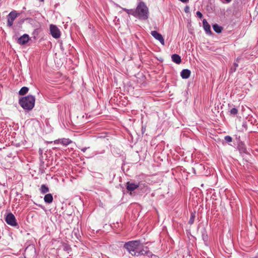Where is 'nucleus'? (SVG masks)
<instances>
[{"label":"nucleus","mask_w":258,"mask_h":258,"mask_svg":"<svg viewBox=\"0 0 258 258\" xmlns=\"http://www.w3.org/2000/svg\"><path fill=\"white\" fill-rule=\"evenodd\" d=\"M136 17L140 20H146L149 17V9L143 2H140L135 9Z\"/></svg>","instance_id":"1"},{"label":"nucleus","mask_w":258,"mask_h":258,"mask_svg":"<svg viewBox=\"0 0 258 258\" xmlns=\"http://www.w3.org/2000/svg\"><path fill=\"white\" fill-rule=\"evenodd\" d=\"M35 102V98L34 96L28 95L20 98L19 103L24 109L30 110L34 107Z\"/></svg>","instance_id":"2"},{"label":"nucleus","mask_w":258,"mask_h":258,"mask_svg":"<svg viewBox=\"0 0 258 258\" xmlns=\"http://www.w3.org/2000/svg\"><path fill=\"white\" fill-rule=\"evenodd\" d=\"M124 247L132 255H137L138 250L141 247V242L138 240L131 241L125 243Z\"/></svg>","instance_id":"3"},{"label":"nucleus","mask_w":258,"mask_h":258,"mask_svg":"<svg viewBox=\"0 0 258 258\" xmlns=\"http://www.w3.org/2000/svg\"><path fill=\"white\" fill-rule=\"evenodd\" d=\"M5 220L8 224L12 226H16L18 225L15 216L11 213H9L6 216Z\"/></svg>","instance_id":"4"},{"label":"nucleus","mask_w":258,"mask_h":258,"mask_svg":"<svg viewBox=\"0 0 258 258\" xmlns=\"http://www.w3.org/2000/svg\"><path fill=\"white\" fill-rule=\"evenodd\" d=\"M50 32L52 36L54 38H58L60 36V31L56 26L51 24L50 25Z\"/></svg>","instance_id":"5"},{"label":"nucleus","mask_w":258,"mask_h":258,"mask_svg":"<svg viewBox=\"0 0 258 258\" xmlns=\"http://www.w3.org/2000/svg\"><path fill=\"white\" fill-rule=\"evenodd\" d=\"M151 34L155 39L158 40L162 45H165L164 39L161 34L159 33L156 31H152Z\"/></svg>","instance_id":"6"},{"label":"nucleus","mask_w":258,"mask_h":258,"mask_svg":"<svg viewBox=\"0 0 258 258\" xmlns=\"http://www.w3.org/2000/svg\"><path fill=\"white\" fill-rule=\"evenodd\" d=\"M17 17V13L16 11L11 12L8 16V25L10 27L13 24V22Z\"/></svg>","instance_id":"7"},{"label":"nucleus","mask_w":258,"mask_h":258,"mask_svg":"<svg viewBox=\"0 0 258 258\" xmlns=\"http://www.w3.org/2000/svg\"><path fill=\"white\" fill-rule=\"evenodd\" d=\"M30 37L28 34H25L17 39V43L21 45L26 44L29 40Z\"/></svg>","instance_id":"8"},{"label":"nucleus","mask_w":258,"mask_h":258,"mask_svg":"<svg viewBox=\"0 0 258 258\" xmlns=\"http://www.w3.org/2000/svg\"><path fill=\"white\" fill-rule=\"evenodd\" d=\"M151 252L148 250V248L147 247H145L142 246L141 244V247L140 249H139L138 251V255L137 256H139L140 255H147L148 256H149Z\"/></svg>","instance_id":"9"},{"label":"nucleus","mask_w":258,"mask_h":258,"mask_svg":"<svg viewBox=\"0 0 258 258\" xmlns=\"http://www.w3.org/2000/svg\"><path fill=\"white\" fill-rule=\"evenodd\" d=\"M203 25L204 29L206 32L207 33V34L209 35L212 34V31H211V26L206 19H204L203 20Z\"/></svg>","instance_id":"10"},{"label":"nucleus","mask_w":258,"mask_h":258,"mask_svg":"<svg viewBox=\"0 0 258 258\" xmlns=\"http://www.w3.org/2000/svg\"><path fill=\"white\" fill-rule=\"evenodd\" d=\"M139 187V184L128 182L126 183V188L129 191H134Z\"/></svg>","instance_id":"11"},{"label":"nucleus","mask_w":258,"mask_h":258,"mask_svg":"<svg viewBox=\"0 0 258 258\" xmlns=\"http://www.w3.org/2000/svg\"><path fill=\"white\" fill-rule=\"evenodd\" d=\"M190 71L188 69H184L180 73V76L183 79H187L189 77Z\"/></svg>","instance_id":"12"},{"label":"nucleus","mask_w":258,"mask_h":258,"mask_svg":"<svg viewBox=\"0 0 258 258\" xmlns=\"http://www.w3.org/2000/svg\"><path fill=\"white\" fill-rule=\"evenodd\" d=\"M44 202L46 203H51L53 201V197L52 195L51 194H46L44 198Z\"/></svg>","instance_id":"13"},{"label":"nucleus","mask_w":258,"mask_h":258,"mask_svg":"<svg viewBox=\"0 0 258 258\" xmlns=\"http://www.w3.org/2000/svg\"><path fill=\"white\" fill-rule=\"evenodd\" d=\"M172 60L173 62L179 64L181 62V58L180 56L176 54H174L171 56Z\"/></svg>","instance_id":"14"},{"label":"nucleus","mask_w":258,"mask_h":258,"mask_svg":"<svg viewBox=\"0 0 258 258\" xmlns=\"http://www.w3.org/2000/svg\"><path fill=\"white\" fill-rule=\"evenodd\" d=\"M213 28L216 33H220L222 32V27L217 24L213 25Z\"/></svg>","instance_id":"15"},{"label":"nucleus","mask_w":258,"mask_h":258,"mask_svg":"<svg viewBox=\"0 0 258 258\" xmlns=\"http://www.w3.org/2000/svg\"><path fill=\"white\" fill-rule=\"evenodd\" d=\"M123 11H125L128 15H132L136 17V11L135 9H127L125 8H122Z\"/></svg>","instance_id":"16"},{"label":"nucleus","mask_w":258,"mask_h":258,"mask_svg":"<svg viewBox=\"0 0 258 258\" xmlns=\"http://www.w3.org/2000/svg\"><path fill=\"white\" fill-rule=\"evenodd\" d=\"M72 141L69 139L63 138L61 139V144L64 146H68L71 144Z\"/></svg>","instance_id":"17"},{"label":"nucleus","mask_w":258,"mask_h":258,"mask_svg":"<svg viewBox=\"0 0 258 258\" xmlns=\"http://www.w3.org/2000/svg\"><path fill=\"white\" fill-rule=\"evenodd\" d=\"M29 90V89L27 87H22L19 92V93L20 95H24L26 94Z\"/></svg>","instance_id":"18"},{"label":"nucleus","mask_w":258,"mask_h":258,"mask_svg":"<svg viewBox=\"0 0 258 258\" xmlns=\"http://www.w3.org/2000/svg\"><path fill=\"white\" fill-rule=\"evenodd\" d=\"M40 191L42 194H45L49 191L48 188L44 184L41 186Z\"/></svg>","instance_id":"19"},{"label":"nucleus","mask_w":258,"mask_h":258,"mask_svg":"<svg viewBox=\"0 0 258 258\" xmlns=\"http://www.w3.org/2000/svg\"><path fill=\"white\" fill-rule=\"evenodd\" d=\"M195 218V214L192 213L190 215V219H189V220L188 222L189 224L191 225L194 223Z\"/></svg>","instance_id":"20"},{"label":"nucleus","mask_w":258,"mask_h":258,"mask_svg":"<svg viewBox=\"0 0 258 258\" xmlns=\"http://www.w3.org/2000/svg\"><path fill=\"white\" fill-rule=\"evenodd\" d=\"M238 110L236 108H233L230 110V113L233 115H235L237 113Z\"/></svg>","instance_id":"21"},{"label":"nucleus","mask_w":258,"mask_h":258,"mask_svg":"<svg viewBox=\"0 0 258 258\" xmlns=\"http://www.w3.org/2000/svg\"><path fill=\"white\" fill-rule=\"evenodd\" d=\"M232 138L229 136H227L225 137V140L227 142H231L232 141Z\"/></svg>","instance_id":"22"},{"label":"nucleus","mask_w":258,"mask_h":258,"mask_svg":"<svg viewBox=\"0 0 258 258\" xmlns=\"http://www.w3.org/2000/svg\"><path fill=\"white\" fill-rule=\"evenodd\" d=\"M196 14L197 16L200 18H202L203 17V15L200 11L197 12Z\"/></svg>","instance_id":"23"},{"label":"nucleus","mask_w":258,"mask_h":258,"mask_svg":"<svg viewBox=\"0 0 258 258\" xmlns=\"http://www.w3.org/2000/svg\"><path fill=\"white\" fill-rule=\"evenodd\" d=\"M233 65H234V72H235L236 71V68L238 67V64L237 62H234Z\"/></svg>","instance_id":"24"},{"label":"nucleus","mask_w":258,"mask_h":258,"mask_svg":"<svg viewBox=\"0 0 258 258\" xmlns=\"http://www.w3.org/2000/svg\"><path fill=\"white\" fill-rule=\"evenodd\" d=\"M55 144H61V139L56 140L54 141Z\"/></svg>","instance_id":"25"},{"label":"nucleus","mask_w":258,"mask_h":258,"mask_svg":"<svg viewBox=\"0 0 258 258\" xmlns=\"http://www.w3.org/2000/svg\"><path fill=\"white\" fill-rule=\"evenodd\" d=\"M149 256H151V258H157L155 255H153V254H151V253H150Z\"/></svg>","instance_id":"26"},{"label":"nucleus","mask_w":258,"mask_h":258,"mask_svg":"<svg viewBox=\"0 0 258 258\" xmlns=\"http://www.w3.org/2000/svg\"><path fill=\"white\" fill-rule=\"evenodd\" d=\"M88 148H83L81 149V151L83 152H85Z\"/></svg>","instance_id":"27"},{"label":"nucleus","mask_w":258,"mask_h":258,"mask_svg":"<svg viewBox=\"0 0 258 258\" xmlns=\"http://www.w3.org/2000/svg\"><path fill=\"white\" fill-rule=\"evenodd\" d=\"M188 9H189L188 7H187H187H186L185 8V12H188Z\"/></svg>","instance_id":"28"},{"label":"nucleus","mask_w":258,"mask_h":258,"mask_svg":"<svg viewBox=\"0 0 258 258\" xmlns=\"http://www.w3.org/2000/svg\"><path fill=\"white\" fill-rule=\"evenodd\" d=\"M181 2L182 3H187L188 0H180Z\"/></svg>","instance_id":"29"},{"label":"nucleus","mask_w":258,"mask_h":258,"mask_svg":"<svg viewBox=\"0 0 258 258\" xmlns=\"http://www.w3.org/2000/svg\"><path fill=\"white\" fill-rule=\"evenodd\" d=\"M227 3H229L231 1V0H225Z\"/></svg>","instance_id":"30"},{"label":"nucleus","mask_w":258,"mask_h":258,"mask_svg":"<svg viewBox=\"0 0 258 258\" xmlns=\"http://www.w3.org/2000/svg\"><path fill=\"white\" fill-rule=\"evenodd\" d=\"M232 71L234 72V68L232 69Z\"/></svg>","instance_id":"31"}]
</instances>
